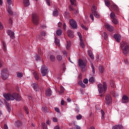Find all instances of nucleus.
<instances>
[{
	"mask_svg": "<svg viewBox=\"0 0 129 129\" xmlns=\"http://www.w3.org/2000/svg\"><path fill=\"white\" fill-rule=\"evenodd\" d=\"M23 73H17V77L19 78H22L23 77Z\"/></svg>",
	"mask_w": 129,
	"mask_h": 129,
	"instance_id": "nucleus-35",
	"label": "nucleus"
},
{
	"mask_svg": "<svg viewBox=\"0 0 129 129\" xmlns=\"http://www.w3.org/2000/svg\"><path fill=\"white\" fill-rule=\"evenodd\" d=\"M105 28L107 30H108L109 32H112V31H113V27L109 25V24H106Z\"/></svg>",
	"mask_w": 129,
	"mask_h": 129,
	"instance_id": "nucleus-16",
	"label": "nucleus"
},
{
	"mask_svg": "<svg viewBox=\"0 0 129 129\" xmlns=\"http://www.w3.org/2000/svg\"><path fill=\"white\" fill-rule=\"evenodd\" d=\"M7 34L9 35V36H10V38H12V39L15 38V33H14V32L11 30H8L7 31Z\"/></svg>",
	"mask_w": 129,
	"mask_h": 129,
	"instance_id": "nucleus-15",
	"label": "nucleus"
},
{
	"mask_svg": "<svg viewBox=\"0 0 129 129\" xmlns=\"http://www.w3.org/2000/svg\"><path fill=\"white\" fill-rule=\"evenodd\" d=\"M24 109L25 110H26L27 114H29V111H28V107H24Z\"/></svg>",
	"mask_w": 129,
	"mask_h": 129,
	"instance_id": "nucleus-51",
	"label": "nucleus"
},
{
	"mask_svg": "<svg viewBox=\"0 0 129 129\" xmlns=\"http://www.w3.org/2000/svg\"><path fill=\"white\" fill-rule=\"evenodd\" d=\"M99 71L101 73H103L104 69L102 66H100L99 68Z\"/></svg>",
	"mask_w": 129,
	"mask_h": 129,
	"instance_id": "nucleus-39",
	"label": "nucleus"
},
{
	"mask_svg": "<svg viewBox=\"0 0 129 129\" xmlns=\"http://www.w3.org/2000/svg\"><path fill=\"white\" fill-rule=\"evenodd\" d=\"M40 36H42V37H45V36H46V32H41Z\"/></svg>",
	"mask_w": 129,
	"mask_h": 129,
	"instance_id": "nucleus-49",
	"label": "nucleus"
},
{
	"mask_svg": "<svg viewBox=\"0 0 129 129\" xmlns=\"http://www.w3.org/2000/svg\"><path fill=\"white\" fill-rule=\"evenodd\" d=\"M106 104L108 105L110 104V102H111V97L109 95H107L105 97Z\"/></svg>",
	"mask_w": 129,
	"mask_h": 129,
	"instance_id": "nucleus-12",
	"label": "nucleus"
},
{
	"mask_svg": "<svg viewBox=\"0 0 129 129\" xmlns=\"http://www.w3.org/2000/svg\"><path fill=\"white\" fill-rule=\"evenodd\" d=\"M40 59H41V57L40 56V55H36L35 56V60L36 61H39Z\"/></svg>",
	"mask_w": 129,
	"mask_h": 129,
	"instance_id": "nucleus-41",
	"label": "nucleus"
},
{
	"mask_svg": "<svg viewBox=\"0 0 129 129\" xmlns=\"http://www.w3.org/2000/svg\"><path fill=\"white\" fill-rule=\"evenodd\" d=\"M107 89V85L106 83H103V84H99L98 85V90L99 93H101L100 96H102L103 94H104L106 92Z\"/></svg>",
	"mask_w": 129,
	"mask_h": 129,
	"instance_id": "nucleus-2",
	"label": "nucleus"
},
{
	"mask_svg": "<svg viewBox=\"0 0 129 129\" xmlns=\"http://www.w3.org/2000/svg\"><path fill=\"white\" fill-rule=\"evenodd\" d=\"M3 49L6 51L7 50V46H6V43H5V42H3Z\"/></svg>",
	"mask_w": 129,
	"mask_h": 129,
	"instance_id": "nucleus-44",
	"label": "nucleus"
},
{
	"mask_svg": "<svg viewBox=\"0 0 129 129\" xmlns=\"http://www.w3.org/2000/svg\"><path fill=\"white\" fill-rule=\"evenodd\" d=\"M7 3L8 4V5H9V6H10V5H12V0H7Z\"/></svg>",
	"mask_w": 129,
	"mask_h": 129,
	"instance_id": "nucleus-53",
	"label": "nucleus"
},
{
	"mask_svg": "<svg viewBox=\"0 0 129 129\" xmlns=\"http://www.w3.org/2000/svg\"><path fill=\"white\" fill-rule=\"evenodd\" d=\"M70 2L72 6H76V4H75V3H76V0H70Z\"/></svg>",
	"mask_w": 129,
	"mask_h": 129,
	"instance_id": "nucleus-37",
	"label": "nucleus"
},
{
	"mask_svg": "<svg viewBox=\"0 0 129 129\" xmlns=\"http://www.w3.org/2000/svg\"><path fill=\"white\" fill-rule=\"evenodd\" d=\"M79 85L81 86V87H83V88H85V85L83 84L82 82V81H80L78 83Z\"/></svg>",
	"mask_w": 129,
	"mask_h": 129,
	"instance_id": "nucleus-27",
	"label": "nucleus"
},
{
	"mask_svg": "<svg viewBox=\"0 0 129 129\" xmlns=\"http://www.w3.org/2000/svg\"><path fill=\"white\" fill-rule=\"evenodd\" d=\"M110 17L111 19H112V20L116 18V17L115 16V14L113 12L111 13V14H110Z\"/></svg>",
	"mask_w": 129,
	"mask_h": 129,
	"instance_id": "nucleus-29",
	"label": "nucleus"
},
{
	"mask_svg": "<svg viewBox=\"0 0 129 129\" xmlns=\"http://www.w3.org/2000/svg\"><path fill=\"white\" fill-rule=\"evenodd\" d=\"M68 35L70 38H73V37H74V33H73V32L72 31L68 30Z\"/></svg>",
	"mask_w": 129,
	"mask_h": 129,
	"instance_id": "nucleus-17",
	"label": "nucleus"
},
{
	"mask_svg": "<svg viewBox=\"0 0 129 129\" xmlns=\"http://www.w3.org/2000/svg\"><path fill=\"white\" fill-rule=\"evenodd\" d=\"M112 22L113 24H114V25H117V24H118V21L116 18H114V19H112Z\"/></svg>",
	"mask_w": 129,
	"mask_h": 129,
	"instance_id": "nucleus-33",
	"label": "nucleus"
},
{
	"mask_svg": "<svg viewBox=\"0 0 129 129\" xmlns=\"http://www.w3.org/2000/svg\"><path fill=\"white\" fill-rule=\"evenodd\" d=\"M56 59H57L58 61H61V60H62V59H63V57H62V55H58L56 56Z\"/></svg>",
	"mask_w": 129,
	"mask_h": 129,
	"instance_id": "nucleus-34",
	"label": "nucleus"
},
{
	"mask_svg": "<svg viewBox=\"0 0 129 129\" xmlns=\"http://www.w3.org/2000/svg\"><path fill=\"white\" fill-rule=\"evenodd\" d=\"M31 86L33 88L34 90H35V91H39V90H40V88H39V85H38V84L36 83H33L31 85Z\"/></svg>",
	"mask_w": 129,
	"mask_h": 129,
	"instance_id": "nucleus-11",
	"label": "nucleus"
},
{
	"mask_svg": "<svg viewBox=\"0 0 129 129\" xmlns=\"http://www.w3.org/2000/svg\"><path fill=\"white\" fill-rule=\"evenodd\" d=\"M91 67H92V72L93 74H94V73H95V71L94 70V67L93 66V63L91 62Z\"/></svg>",
	"mask_w": 129,
	"mask_h": 129,
	"instance_id": "nucleus-45",
	"label": "nucleus"
},
{
	"mask_svg": "<svg viewBox=\"0 0 129 129\" xmlns=\"http://www.w3.org/2000/svg\"><path fill=\"white\" fill-rule=\"evenodd\" d=\"M4 97L6 99V100H15V99L17 100V101L21 100V96L18 94H5L4 95Z\"/></svg>",
	"mask_w": 129,
	"mask_h": 129,
	"instance_id": "nucleus-1",
	"label": "nucleus"
},
{
	"mask_svg": "<svg viewBox=\"0 0 129 129\" xmlns=\"http://www.w3.org/2000/svg\"><path fill=\"white\" fill-rule=\"evenodd\" d=\"M23 3L25 7H28V6H30V0H24Z\"/></svg>",
	"mask_w": 129,
	"mask_h": 129,
	"instance_id": "nucleus-22",
	"label": "nucleus"
},
{
	"mask_svg": "<svg viewBox=\"0 0 129 129\" xmlns=\"http://www.w3.org/2000/svg\"><path fill=\"white\" fill-rule=\"evenodd\" d=\"M78 35L80 38L81 47H82V48H84V47H85V45H84V43H83V41H82V36H81V33H80V32H78Z\"/></svg>",
	"mask_w": 129,
	"mask_h": 129,
	"instance_id": "nucleus-10",
	"label": "nucleus"
},
{
	"mask_svg": "<svg viewBox=\"0 0 129 129\" xmlns=\"http://www.w3.org/2000/svg\"><path fill=\"white\" fill-rule=\"evenodd\" d=\"M8 12L9 15H13V12L12 11V10H11V8H8Z\"/></svg>",
	"mask_w": 129,
	"mask_h": 129,
	"instance_id": "nucleus-42",
	"label": "nucleus"
},
{
	"mask_svg": "<svg viewBox=\"0 0 129 129\" xmlns=\"http://www.w3.org/2000/svg\"><path fill=\"white\" fill-rule=\"evenodd\" d=\"M6 108L8 110V111H9V112H11V107L10 106V104H9V103H6Z\"/></svg>",
	"mask_w": 129,
	"mask_h": 129,
	"instance_id": "nucleus-30",
	"label": "nucleus"
},
{
	"mask_svg": "<svg viewBox=\"0 0 129 129\" xmlns=\"http://www.w3.org/2000/svg\"><path fill=\"white\" fill-rule=\"evenodd\" d=\"M46 123L48 125H50V124H51V121H50V120H48L47 121H46Z\"/></svg>",
	"mask_w": 129,
	"mask_h": 129,
	"instance_id": "nucleus-55",
	"label": "nucleus"
},
{
	"mask_svg": "<svg viewBox=\"0 0 129 129\" xmlns=\"http://www.w3.org/2000/svg\"><path fill=\"white\" fill-rule=\"evenodd\" d=\"M57 25L58 28H61V26H62V23L61 22H58Z\"/></svg>",
	"mask_w": 129,
	"mask_h": 129,
	"instance_id": "nucleus-58",
	"label": "nucleus"
},
{
	"mask_svg": "<svg viewBox=\"0 0 129 129\" xmlns=\"http://www.w3.org/2000/svg\"><path fill=\"white\" fill-rule=\"evenodd\" d=\"M64 91H65V89H64V87H63V86H60V91L59 92V94L61 95L62 93H64Z\"/></svg>",
	"mask_w": 129,
	"mask_h": 129,
	"instance_id": "nucleus-26",
	"label": "nucleus"
},
{
	"mask_svg": "<svg viewBox=\"0 0 129 129\" xmlns=\"http://www.w3.org/2000/svg\"><path fill=\"white\" fill-rule=\"evenodd\" d=\"M70 24L73 29H76L77 28V23L75 20L73 19L70 20Z\"/></svg>",
	"mask_w": 129,
	"mask_h": 129,
	"instance_id": "nucleus-9",
	"label": "nucleus"
},
{
	"mask_svg": "<svg viewBox=\"0 0 129 129\" xmlns=\"http://www.w3.org/2000/svg\"><path fill=\"white\" fill-rule=\"evenodd\" d=\"M54 43H55V44L56 46H57L58 47H59V46H60V40H59L58 38L55 37L54 38Z\"/></svg>",
	"mask_w": 129,
	"mask_h": 129,
	"instance_id": "nucleus-20",
	"label": "nucleus"
},
{
	"mask_svg": "<svg viewBox=\"0 0 129 129\" xmlns=\"http://www.w3.org/2000/svg\"><path fill=\"white\" fill-rule=\"evenodd\" d=\"M120 47L123 51V53L125 55V54H127V53L129 52V45L126 42H122L120 44Z\"/></svg>",
	"mask_w": 129,
	"mask_h": 129,
	"instance_id": "nucleus-3",
	"label": "nucleus"
},
{
	"mask_svg": "<svg viewBox=\"0 0 129 129\" xmlns=\"http://www.w3.org/2000/svg\"><path fill=\"white\" fill-rule=\"evenodd\" d=\"M70 46H71V42L70 41H67L66 44V47L67 50L70 48Z\"/></svg>",
	"mask_w": 129,
	"mask_h": 129,
	"instance_id": "nucleus-25",
	"label": "nucleus"
},
{
	"mask_svg": "<svg viewBox=\"0 0 129 129\" xmlns=\"http://www.w3.org/2000/svg\"><path fill=\"white\" fill-rule=\"evenodd\" d=\"M4 128H5V129H9V127H8V125L5 124V125H4Z\"/></svg>",
	"mask_w": 129,
	"mask_h": 129,
	"instance_id": "nucleus-63",
	"label": "nucleus"
},
{
	"mask_svg": "<svg viewBox=\"0 0 129 129\" xmlns=\"http://www.w3.org/2000/svg\"><path fill=\"white\" fill-rule=\"evenodd\" d=\"M83 82L85 83V84H87V83H88V80L87 79H85Z\"/></svg>",
	"mask_w": 129,
	"mask_h": 129,
	"instance_id": "nucleus-50",
	"label": "nucleus"
},
{
	"mask_svg": "<svg viewBox=\"0 0 129 129\" xmlns=\"http://www.w3.org/2000/svg\"><path fill=\"white\" fill-rule=\"evenodd\" d=\"M46 95L47 96H51L52 95V91L51 89H48L46 90Z\"/></svg>",
	"mask_w": 129,
	"mask_h": 129,
	"instance_id": "nucleus-19",
	"label": "nucleus"
},
{
	"mask_svg": "<svg viewBox=\"0 0 129 129\" xmlns=\"http://www.w3.org/2000/svg\"><path fill=\"white\" fill-rule=\"evenodd\" d=\"M49 71L48 70V68L45 65H43L41 67V73L42 76H46V74H48Z\"/></svg>",
	"mask_w": 129,
	"mask_h": 129,
	"instance_id": "nucleus-7",
	"label": "nucleus"
},
{
	"mask_svg": "<svg viewBox=\"0 0 129 129\" xmlns=\"http://www.w3.org/2000/svg\"><path fill=\"white\" fill-rule=\"evenodd\" d=\"M64 103H65V101H64L63 100H61V105H63L64 104Z\"/></svg>",
	"mask_w": 129,
	"mask_h": 129,
	"instance_id": "nucleus-62",
	"label": "nucleus"
},
{
	"mask_svg": "<svg viewBox=\"0 0 129 129\" xmlns=\"http://www.w3.org/2000/svg\"><path fill=\"white\" fill-rule=\"evenodd\" d=\"M101 113L102 114V119H104V111H103L102 110H101Z\"/></svg>",
	"mask_w": 129,
	"mask_h": 129,
	"instance_id": "nucleus-43",
	"label": "nucleus"
},
{
	"mask_svg": "<svg viewBox=\"0 0 129 129\" xmlns=\"http://www.w3.org/2000/svg\"><path fill=\"white\" fill-rule=\"evenodd\" d=\"M59 80H60V78L58 77L57 79H55L54 80V81H55V82H59Z\"/></svg>",
	"mask_w": 129,
	"mask_h": 129,
	"instance_id": "nucleus-52",
	"label": "nucleus"
},
{
	"mask_svg": "<svg viewBox=\"0 0 129 129\" xmlns=\"http://www.w3.org/2000/svg\"><path fill=\"white\" fill-rule=\"evenodd\" d=\"M32 21L35 25H38L39 23V18L38 17V14L34 13L32 15Z\"/></svg>",
	"mask_w": 129,
	"mask_h": 129,
	"instance_id": "nucleus-8",
	"label": "nucleus"
},
{
	"mask_svg": "<svg viewBox=\"0 0 129 129\" xmlns=\"http://www.w3.org/2000/svg\"><path fill=\"white\" fill-rule=\"evenodd\" d=\"M96 10V7L93 6L92 8V14H91L90 16V18H91L92 21H94V17H93V15L95 17V18H99V14H98V13H97Z\"/></svg>",
	"mask_w": 129,
	"mask_h": 129,
	"instance_id": "nucleus-4",
	"label": "nucleus"
},
{
	"mask_svg": "<svg viewBox=\"0 0 129 129\" xmlns=\"http://www.w3.org/2000/svg\"><path fill=\"white\" fill-rule=\"evenodd\" d=\"M129 100H128V97L127 96L124 95L122 97V103H126L128 102Z\"/></svg>",
	"mask_w": 129,
	"mask_h": 129,
	"instance_id": "nucleus-13",
	"label": "nucleus"
},
{
	"mask_svg": "<svg viewBox=\"0 0 129 129\" xmlns=\"http://www.w3.org/2000/svg\"><path fill=\"white\" fill-rule=\"evenodd\" d=\"M88 54L91 59H92V60L94 59V56L93 55V53H92V51H91V50H88Z\"/></svg>",
	"mask_w": 129,
	"mask_h": 129,
	"instance_id": "nucleus-18",
	"label": "nucleus"
},
{
	"mask_svg": "<svg viewBox=\"0 0 129 129\" xmlns=\"http://www.w3.org/2000/svg\"><path fill=\"white\" fill-rule=\"evenodd\" d=\"M105 4L107 7H109V6H110V3L108 0H105Z\"/></svg>",
	"mask_w": 129,
	"mask_h": 129,
	"instance_id": "nucleus-36",
	"label": "nucleus"
},
{
	"mask_svg": "<svg viewBox=\"0 0 129 129\" xmlns=\"http://www.w3.org/2000/svg\"><path fill=\"white\" fill-rule=\"evenodd\" d=\"M55 110L56 112H60V110L58 108H55Z\"/></svg>",
	"mask_w": 129,
	"mask_h": 129,
	"instance_id": "nucleus-61",
	"label": "nucleus"
},
{
	"mask_svg": "<svg viewBox=\"0 0 129 129\" xmlns=\"http://www.w3.org/2000/svg\"><path fill=\"white\" fill-rule=\"evenodd\" d=\"M76 118L78 120H80V119H81V118H82V116L80 114H79L76 116Z\"/></svg>",
	"mask_w": 129,
	"mask_h": 129,
	"instance_id": "nucleus-38",
	"label": "nucleus"
},
{
	"mask_svg": "<svg viewBox=\"0 0 129 129\" xmlns=\"http://www.w3.org/2000/svg\"><path fill=\"white\" fill-rule=\"evenodd\" d=\"M86 61H83L82 59L79 60V65L83 71H85L86 70Z\"/></svg>",
	"mask_w": 129,
	"mask_h": 129,
	"instance_id": "nucleus-6",
	"label": "nucleus"
},
{
	"mask_svg": "<svg viewBox=\"0 0 129 129\" xmlns=\"http://www.w3.org/2000/svg\"><path fill=\"white\" fill-rule=\"evenodd\" d=\"M52 120L54 122H58V118H57L56 117H53L52 118Z\"/></svg>",
	"mask_w": 129,
	"mask_h": 129,
	"instance_id": "nucleus-48",
	"label": "nucleus"
},
{
	"mask_svg": "<svg viewBox=\"0 0 129 129\" xmlns=\"http://www.w3.org/2000/svg\"><path fill=\"white\" fill-rule=\"evenodd\" d=\"M49 58L50 59V61H51L52 62H54V61L56 60V58L55 57V56L53 55H51Z\"/></svg>",
	"mask_w": 129,
	"mask_h": 129,
	"instance_id": "nucleus-31",
	"label": "nucleus"
},
{
	"mask_svg": "<svg viewBox=\"0 0 129 129\" xmlns=\"http://www.w3.org/2000/svg\"><path fill=\"white\" fill-rule=\"evenodd\" d=\"M81 27L83 28V29H84L85 30H87V28L85 27L84 25H83V24H82L81 25Z\"/></svg>",
	"mask_w": 129,
	"mask_h": 129,
	"instance_id": "nucleus-59",
	"label": "nucleus"
},
{
	"mask_svg": "<svg viewBox=\"0 0 129 129\" xmlns=\"http://www.w3.org/2000/svg\"><path fill=\"white\" fill-rule=\"evenodd\" d=\"M114 38L116 40V42H120V40L121 39V36L117 34L114 35Z\"/></svg>",
	"mask_w": 129,
	"mask_h": 129,
	"instance_id": "nucleus-14",
	"label": "nucleus"
},
{
	"mask_svg": "<svg viewBox=\"0 0 129 129\" xmlns=\"http://www.w3.org/2000/svg\"><path fill=\"white\" fill-rule=\"evenodd\" d=\"M46 110H47V107H44L42 108V111L46 112Z\"/></svg>",
	"mask_w": 129,
	"mask_h": 129,
	"instance_id": "nucleus-54",
	"label": "nucleus"
},
{
	"mask_svg": "<svg viewBox=\"0 0 129 129\" xmlns=\"http://www.w3.org/2000/svg\"><path fill=\"white\" fill-rule=\"evenodd\" d=\"M52 15H53V17H57V16H58V15H59V12H58V11L57 10V9H55L53 11Z\"/></svg>",
	"mask_w": 129,
	"mask_h": 129,
	"instance_id": "nucleus-23",
	"label": "nucleus"
},
{
	"mask_svg": "<svg viewBox=\"0 0 129 129\" xmlns=\"http://www.w3.org/2000/svg\"><path fill=\"white\" fill-rule=\"evenodd\" d=\"M42 127L43 129H48V128L47 127V125L46 124V123H43L42 124Z\"/></svg>",
	"mask_w": 129,
	"mask_h": 129,
	"instance_id": "nucleus-40",
	"label": "nucleus"
},
{
	"mask_svg": "<svg viewBox=\"0 0 129 129\" xmlns=\"http://www.w3.org/2000/svg\"><path fill=\"white\" fill-rule=\"evenodd\" d=\"M1 77L4 80H6L9 78V71L7 69H5L2 71Z\"/></svg>",
	"mask_w": 129,
	"mask_h": 129,
	"instance_id": "nucleus-5",
	"label": "nucleus"
},
{
	"mask_svg": "<svg viewBox=\"0 0 129 129\" xmlns=\"http://www.w3.org/2000/svg\"><path fill=\"white\" fill-rule=\"evenodd\" d=\"M63 28L64 30H66V24L63 23Z\"/></svg>",
	"mask_w": 129,
	"mask_h": 129,
	"instance_id": "nucleus-64",
	"label": "nucleus"
},
{
	"mask_svg": "<svg viewBox=\"0 0 129 129\" xmlns=\"http://www.w3.org/2000/svg\"><path fill=\"white\" fill-rule=\"evenodd\" d=\"M46 2L48 6H50V0H46Z\"/></svg>",
	"mask_w": 129,
	"mask_h": 129,
	"instance_id": "nucleus-60",
	"label": "nucleus"
},
{
	"mask_svg": "<svg viewBox=\"0 0 129 129\" xmlns=\"http://www.w3.org/2000/svg\"><path fill=\"white\" fill-rule=\"evenodd\" d=\"M111 8L115 11H118V7H117V6L115 5V4H113L112 6H111Z\"/></svg>",
	"mask_w": 129,
	"mask_h": 129,
	"instance_id": "nucleus-28",
	"label": "nucleus"
},
{
	"mask_svg": "<svg viewBox=\"0 0 129 129\" xmlns=\"http://www.w3.org/2000/svg\"><path fill=\"white\" fill-rule=\"evenodd\" d=\"M4 29V26L2 24V23L0 22V30H3Z\"/></svg>",
	"mask_w": 129,
	"mask_h": 129,
	"instance_id": "nucleus-56",
	"label": "nucleus"
},
{
	"mask_svg": "<svg viewBox=\"0 0 129 129\" xmlns=\"http://www.w3.org/2000/svg\"><path fill=\"white\" fill-rule=\"evenodd\" d=\"M123 127L121 125H116L115 126H113L112 129H123Z\"/></svg>",
	"mask_w": 129,
	"mask_h": 129,
	"instance_id": "nucleus-21",
	"label": "nucleus"
},
{
	"mask_svg": "<svg viewBox=\"0 0 129 129\" xmlns=\"http://www.w3.org/2000/svg\"><path fill=\"white\" fill-rule=\"evenodd\" d=\"M104 39H107V35L105 32H104Z\"/></svg>",
	"mask_w": 129,
	"mask_h": 129,
	"instance_id": "nucleus-57",
	"label": "nucleus"
},
{
	"mask_svg": "<svg viewBox=\"0 0 129 129\" xmlns=\"http://www.w3.org/2000/svg\"><path fill=\"white\" fill-rule=\"evenodd\" d=\"M38 73L37 72H34L33 73V75L34 76V77L35 78V79H36V80H38L39 79V75H38Z\"/></svg>",
	"mask_w": 129,
	"mask_h": 129,
	"instance_id": "nucleus-24",
	"label": "nucleus"
},
{
	"mask_svg": "<svg viewBox=\"0 0 129 129\" xmlns=\"http://www.w3.org/2000/svg\"><path fill=\"white\" fill-rule=\"evenodd\" d=\"M20 124H21V122L19 121H17L15 122V125H16V126H20Z\"/></svg>",
	"mask_w": 129,
	"mask_h": 129,
	"instance_id": "nucleus-46",
	"label": "nucleus"
},
{
	"mask_svg": "<svg viewBox=\"0 0 129 129\" xmlns=\"http://www.w3.org/2000/svg\"><path fill=\"white\" fill-rule=\"evenodd\" d=\"M56 35L57 36H61L62 35V30L61 29H58L56 31Z\"/></svg>",
	"mask_w": 129,
	"mask_h": 129,
	"instance_id": "nucleus-32",
	"label": "nucleus"
},
{
	"mask_svg": "<svg viewBox=\"0 0 129 129\" xmlns=\"http://www.w3.org/2000/svg\"><path fill=\"white\" fill-rule=\"evenodd\" d=\"M89 82H93L94 81V77H91L89 79Z\"/></svg>",
	"mask_w": 129,
	"mask_h": 129,
	"instance_id": "nucleus-47",
	"label": "nucleus"
}]
</instances>
